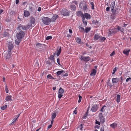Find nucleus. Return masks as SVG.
Segmentation results:
<instances>
[{"label": "nucleus", "instance_id": "nucleus-8", "mask_svg": "<svg viewBox=\"0 0 131 131\" xmlns=\"http://www.w3.org/2000/svg\"><path fill=\"white\" fill-rule=\"evenodd\" d=\"M117 32V30L116 28H114L109 30V31L108 32V34L111 35V34H115Z\"/></svg>", "mask_w": 131, "mask_h": 131}, {"label": "nucleus", "instance_id": "nucleus-36", "mask_svg": "<svg viewBox=\"0 0 131 131\" xmlns=\"http://www.w3.org/2000/svg\"><path fill=\"white\" fill-rule=\"evenodd\" d=\"M35 19L34 18H31L30 20L31 23L32 24H34L35 23Z\"/></svg>", "mask_w": 131, "mask_h": 131}, {"label": "nucleus", "instance_id": "nucleus-5", "mask_svg": "<svg viewBox=\"0 0 131 131\" xmlns=\"http://www.w3.org/2000/svg\"><path fill=\"white\" fill-rule=\"evenodd\" d=\"M61 13L64 16H68L69 15V12L66 9L64 8L61 11Z\"/></svg>", "mask_w": 131, "mask_h": 131}, {"label": "nucleus", "instance_id": "nucleus-41", "mask_svg": "<svg viewBox=\"0 0 131 131\" xmlns=\"http://www.w3.org/2000/svg\"><path fill=\"white\" fill-rule=\"evenodd\" d=\"M17 30H22V25H19L18 27L17 28Z\"/></svg>", "mask_w": 131, "mask_h": 131}, {"label": "nucleus", "instance_id": "nucleus-10", "mask_svg": "<svg viewBox=\"0 0 131 131\" xmlns=\"http://www.w3.org/2000/svg\"><path fill=\"white\" fill-rule=\"evenodd\" d=\"M83 16L84 17V18H85L87 19H90L91 17L90 15L87 13H85L82 16V17Z\"/></svg>", "mask_w": 131, "mask_h": 131}, {"label": "nucleus", "instance_id": "nucleus-48", "mask_svg": "<svg viewBox=\"0 0 131 131\" xmlns=\"http://www.w3.org/2000/svg\"><path fill=\"white\" fill-rule=\"evenodd\" d=\"M116 70H117L116 67L115 68H114V69L113 70V72L112 73V74H114L115 73V72L116 71Z\"/></svg>", "mask_w": 131, "mask_h": 131}, {"label": "nucleus", "instance_id": "nucleus-9", "mask_svg": "<svg viewBox=\"0 0 131 131\" xmlns=\"http://www.w3.org/2000/svg\"><path fill=\"white\" fill-rule=\"evenodd\" d=\"M98 107L97 105L95 104L92 107L91 110L92 112H95L97 110Z\"/></svg>", "mask_w": 131, "mask_h": 131}, {"label": "nucleus", "instance_id": "nucleus-53", "mask_svg": "<svg viewBox=\"0 0 131 131\" xmlns=\"http://www.w3.org/2000/svg\"><path fill=\"white\" fill-rule=\"evenodd\" d=\"M77 107L75 108V110L73 111V114H77Z\"/></svg>", "mask_w": 131, "mask_h": 131}, {"label": "nucleus", "instance_id": "nucleus-15", "mask_svg": "<svg viewBox=\"0 0 131 131\" xmlns=\"http://www.w3.org/2000/svg\"><path fill=\"white\" fill-rule=\"evenodd\" d=\"M88 4L86 3H85L84 4V5L83 7V9L84 11H85L87 10L88 9Z\"/></svg>", "mask_w": 131, "mask_h": 131}, {"label": "nucleus", "instance_id": "nucleus-51", "mask_svg": "<svg viewBox=\"0 0 131 131\" xmlns=\"http://www.w3.org/2000/svg\"><path fill=\"white\" fill-rule=\"evenodd\" d=\"M17 119V118H14V119H13L12 120V123L13 124L14 123H15L16 122Z\"/></svg>", "mask_w": 131, "mask_h": 131}, {"label": "nucleus", "instance_id": "nucleus-45", "mask_svg": "<svg viewBox=\"0 0 131 131\" xmlns=\"http://www.w3.org/2000/svg\"><path fill=\"white\" fill-rule=\"evenodd\" d=\"M5 89L6 92L7 93H8L9 92V90L7 86L6 85L5 86Z\"/></svg>", "mask_w": 131, "mask_h": 131}, {"label": "nucleus", "instance_id": "nucleus-38", "mask_svg": "<svg viewBox=\"0 0 131 131\" xmlns=\"http://www.w3.org/2000/svg\"><path fill=\"white\" fill-rule=\"evenodd\" d=\"M9 35V33L7 32H5L3 34V36L4 37H6V36H8Z\"/></svg>", "mask_w": 131, "mask_h": 131}, {"label": "nucleus", "instance_id": "nucleus-32", "mask_svg": "<svg viewBox=\"0 0 131 131\" xmlns=\"http://www.w3.org/2000/svg\"><path fill=\"white\" fill-rule=\"evenodd\" d=\"M47 77L49 79L53 80L55 79V78L52 77L51 74H49L47 76Z\"/></svg>", "mask_w": 131, "mask_h": 131}, {"label": "nucleus", "instance_id": "nucleus-30", "mask_svg": "<svg viewBox=\"0 0 131 131\" xmlns=\"http://www.w3.org/2000/svg\"><path fill=\"white\" fill-rule=\"evenodd\" d=\"M106 39V38L104 37L100 36L99 41L101 42H103Z\"/></svg>", "mask_w": 131, "mask_h": 131}, {"label": "nucleus", "instance_id": "nucleus-49", "mask_svg": "<svg viewBox=\"0 0 131 131\" xmlns=\"http://www.w3.org/2000/svg\"><path fill=\"white\" fill-rule=\"evenodd\" d=\"M52 38V37L51 36H48L46 38V39L47 40H49V39H51Z\"/></svg>", "mask_w": 131, "mask_h": 131}, {"label": "nucleus", "instance_id": "nucleus-20", "mask_svg": "<svg viewBox=\"0 0 131 131\" xmlns=\"http://www.w3.org/2000/svg\"><path fill=\"white\" fill-rule=\"evenodd\" d=\"M43 44H41L39 43H38L36 44V46L37 47L41 49L43 48Z\"/></svg>", "mask_w": 131, "mask_h": 131}, {"label": "nucleus", "instance_id": "nucleus-50", "mask_svg": "<svg viewBox=\"0 0 131 131\" xmlns=\"http://www.w3.org/2000/svg\"><path fill=\"white\" fill-rule=\"evenodd\" d=\"M99 118H101V117H103V116L102 113H100L99 115Z\"/></svg>", "mask_w": 131, "mask_h": 131}, {"label": "nucleus", "instance_id": "nucleus-55", "mask_svg": "<svg viewBox=\"0 0 131 131\" xmlns=\"http://www.w3.org/2000/svg\"><path fill=\"white\" fill-rule=\"evenodd\" d=\"M95 123L96 124H98L99 125H100V123L98 121H97V120H96V122H95Z\"/></svg>", "mask_w": 131, "mask_h": 131}, {"label": "nucleus", "instance_id": "nucleus-64", "mask_svg": "<svg viewBox=\"0 0 131 131\" xmlns=\"http://www.w3.org/2000/svg\"><path fill=\"white\" fill-rule=\"evenodd\" d=\"M69 33L72 34V30L71 29H69Z\"/></svg>", "mask_w": 131, "mask_h": 131}, {"label": "nucleus", "instance_id": "nucleus-39", "mask_svg": "<svg viewBox=\"0 0 131 131\" xmlns=\"http://www.w3.org/2000/svg\"><path fill=\"white\" fill-rule=\"evenodd\" d=\"M106 107L105 105H104L101 108V111L103 112H104L105 110V108Z\"/></svg>", "mask_w": 131, "mask_h": 131}, {"label": "nucleus", "instance_id": "nucleus-46", "mask_svg": "<svg viewBox=\"0 0 131 131\" xmlns=\"http://www.w3.org/2000/svg\"><path fill=\"white\" fill-rule=\"evenodd\" d=\"M78 128H80V129L81 130H83V125L82 124H81L78 127Z\"/></svg>", "mask_w": 131, "mask_h": 131}, {"label": "nucleus", "instance_id": "nucleus-61", "mask_svg": "<svg viewBox=\"0 0 131 131\" xmlns=\"http://www.w3.org/2000/svg\"><path fill=\"white\" fill-rule=\"evenodd\" d=\"M41 7H39L38 8L37 10L38 11L40 12L41 10Z\"/></svg>", "mask_w": 131, "mask_h": 131}, {"label": "nucleus", "instance_id": "nucleus-56", "mask_svg": "<svg viewBox=\"0 0 131 131\" xmlns=\"http://www.w3.org/2000/svg\"><path fill=\"white\" fill-rule=\"evenodd\" d=\"M29 10L31 12H32V11L34 10V8L32 7H30L29 8Z\"/></svg>", "mask_w": 131, "mask_h": 131}, {"label": "nucleus", "instance_id": "nucleus-35", "mask_svg": "<svg viewBox=\"0 0 131 131\" xmlns=\"http://www.w3.org/2000/svg\"><path fill=\"white\" fill-rule=\"evenodd\" d=\"M91 28L90 27H86L85 29V32L86 33H88L91 30Z\"/></svg>", "mask_w": 131, "mask_h": 131}, {"label": "nucleus", "instance_id": "nucleus-31", "mask_svg": "<svg viewBox=\"0 0 131 131\" xmlns=\"http://www.w3.org/2000/svg\"><path fill=\"white\" fill-rule=\"evenodd\" d=\"M64 90L61 87L59 89L58 91V94H63Z\"/></svg>", "mask_w": 131, "mask_h": 131}, {"label": "nucleus", "instance_id": "nucleus-24", "mask_svg": "<svg viewBox=\"0 0 131 131\" xmlns=\"http://www.w3.org/2000/svg\"><path fill=\"white\" fill-rule=\"evenodd\" d=\"M11 52H9L8 51V53L6 57V59H8L10 58L11 57Z\"/></svg>", "mask_w": 131, "mask_h": 131}, {"label": "nucleus", "instance_id": "nucleus-11", "mask_svg": "<svg viewBox=\"0 0 131 131\" xmlns=\"http://www.w3.org/2000/svg\"><path fill=\"white\" fill-rule=\"evenodd\" d=\"M24 15L25 17H27L30 15V13L28 11L25 10L24 11Z\"/></svg>", "mask_w": 131, "mask_h": 131}, {"label": "nucleus", "instance_id": "nucleus-60", "mask_svg": "<svg viewBox=\"0 0 131 131\" xmlns=\"http://www.w3.org/2000/svg\"><path fill=\"white\" fill-rule=\"evenodd\" d=\"M101 131H104V128L103 126L101 127Z\"/></svg>", "mask_w": 131, "mask_h": 131}, {"label": "nucleus", "instance_id": "nucleus-54", "mask_svg": "<svg viewBox=\"0 0 131 131\" xmlns=\"http://www.w3.org/2000/svg\"><path fill=\"white\" fill-rule=\"evenodd\" d=\"M106 10L107 12H109L110 10V7H107L106 8Z\"/></svg>", "mask_w": 131, "mask_h": 131}, {"label": "nucleus", "instance_id": "nucleus-43", "mask_svg": "<svg viewBox=\"0 0 131 131\" xmlns=\"http://www.w3.org/2000/svg\"><path fill=\"white\" fill-rule=\"evenodd\" d=\"M78 96H79V99L78 102L79 103H80L81 101L82 100V97L80 95H79Z\"/></svg>", "mask_w": 131, "mask_h": 131}, {"label": "nucleus", "instance_id": "nucleus-25", "mask_svg": "<svg viewBox=\"0 0 131 131\" xmlns=\"http://www.w3.org/2000/svg\"><path fill=\"white\" fill-rule=\"evenodd\" d=\"M115 5V2L114 1H113L111 3L110 5L111 9L114 8Z\"/></svg>", "mask_w": 131, "mask_h": 131}, {"label": "nucleus", "instance_id": "nucleus-3", "mask_svg": "<svg viewBox=\"0 0 131 131\" xmlns=\"http://www.w3.org/2000/svg\"><path fill=\"white\" fill-rule=\"evenodd\" d=\"M13 43L14 42L13 41L7 42L6 45L8 48V51L9 52H11L12 50L14 48Z\"/></svg>", "mask_w": 131, "mask_h": 131}, {"label": "nucleus", "instance_id": "nucleus-18", "mask_svg": "<svg viewBox=\"0 0 131 131\" xmlns=\"http://www.w3.org/2000/svg\"><path fill=\"white\" fill-rule=\"evenodd\" d=\"M101 36L98 35H97L95 34V35L94 39V40H97L100 39Z\"/></svg>", "mask_w": 131, "mask_h": 131}, {"label": "nucleus", "instance_id": "nucleus-44", "mask_svg": "<svg viewBox=\"0 0 131 131\" xmlns=\"http://www.w3.org/2000/svg\"><path fill=\"white\" fill-rule=\"evenodd\" d=\"M21 40H18H18H15V43L16 44L18 45L20 43V42L21 41Z\"/></svg>", "mask_w": 131, "mask_h": 131}, {"label": "nucleus", "instance_id": "nucleus-34", "mask_svg": "<svg viewBox=\"0 0 131 131\" xmlns=\"http://www.w3.org/2000/svg\"><path fill=\"white\" fill-rule=\"evenodd\" d=\"M7 105H5L4 106H2L1 107V108L2 110H4L7 108Z\"/></svg>", "mask_w": 131, "mask_h": 131}, {"label": "nucleus", "instance_id": "nucleus-42", "mask_svg": "<svg viewBox=\"0 0 131 131\" xmlns=\"http://www.w3.org/2000/svg\"><path fill=\"white\" fill-rule=\"evenodd\" d=\"M90 4L91 5V9H94V5L93 2H91L90 3Z\"/></svg>", "mask_w": 131, "mask_h": 131}, {"label": "nucleus", "instance_id": "nucleus-2", "mask_svg": "<svg viewBox=\"0 0 131 131\" xmlns=\"http://www.w3.org/2000/svg\"><path fill=\"white\" fill-rule=\"evenodd\" d=\"M25 35V32L21 30L17 33L16 35L17 38L18 40H21L23 38Z\"/></svg>", "mask_w": 131, "mask_h": 131}, {"label": "nucleus", "instance_id": "nucleus-22", "mask_svg": "<svg viewBox=\"0 0 131 131\" xmlns=\"http://www.w3.org/2000/svg\"><path fill=\"white\" fill-rule=\"evenodd\" d=\"M116 101L118 103L119 102L120 100V96L119 94H118L116 96Z\"/></svg>", "mask_w": 131, "mask_h": 131}, {"label": "nucleus", "instance_id": "nucleus-12", "mask_svg": "<svg viewBox=\"0 0 131 131\" xmlns=\"http://www.w3.org/2000/svg\"><path fill=\"white\" fill-rule=\"evenodd\" d=\"M127 50L126 49L124 50L123 51V53L126 55L128 56L130 51V50L129 49H127Z\"/></svg>", "mask_w": 131, "mask_h": 131}, {"label": "nucleus", "instance_id": "nucleus-40", "mask_svg": "<svg viewBox=\"0 0 131 131\" xmlns=\"http://www.w3.org/2000/svg\"><path fill=\"white\" fill-rule=\"evenodd\" d=\"M64 72V71L62 70L61 71H59L57 72H56V73L57 75H60L61 73L63 72Z\"/></svg>", "mask_w": 131, "mask_h": 131}, {"label": "nucleus", "instance_id": "nucleus-13", "mask_svg": "<svg viewBox=\"0 0 131 131\" xmlns=\"http://www.w3.org/2000/svg\"><path fill=\"white\" fill-rule=\"evenodd\" d=\"M30 26V24L26 26H23L22 25V30H26L28 29Z\"/></svg>", "mask_w": 131, "mask_h": 131}, {"label": "nucleus", "instance_id": "nucleus-1", "mask_svg": "<svg viewBox=\"0 0 131 131\" xmlns=\"http://www.w3.org/2000/svg\"><path fill=\"white\" fill-rule=\"evenodd\" d=\"M61 51V47L59 49H57L56 51L54 53L53 55L51 56L49 58V59L50 60L52 61H54V56L56 55H57L58 56L60 54Z\"/></svg>", "mask_w": 131, "mask_h": 131}, {"label": "nucleus", "instance_id": "nucleus-21", "mask_svg": "<svg viewBox=\"0 0 131 131\" xmlns=\"http://www.w3.org/2000/svg\"><path fill=\"white\" fill-rule=\"evenodd\" d=\"M82 21L83 22L84 25L85 26L87 25L88 23L87 21H85V18H84V16H83V17H82Z\"/></svg>", "mask_w": 131, "mask_h": 131}, {"label": "nucleus", "instance_id": "nucleus-62", "mask_svg": "<svg viewBox=\"0 0 131 131\" xmlns=\"http://www.w3.org/2000/svg\"><path fill=\"white\" fill-rule=\"evenodd\" d=\"M68 76V73H66L64 74V75H62L63 77L66 76L67 77Z\"/></svg>", "mask_w": 131, "mask_h": 131}, {"label": "nucleus", "instance_id": "nucleus-26", "mask_svg": "<svg viewBox=\"0 0 131 131\" xmlns=\"http://www.w3.org/2000/svg\"><path fill=\"white\" fill-rule=\"evenodd\" d=\"M76 42L77 43L79 44H82V42L81 41V39L79 37H78L77 39Z\"/></svg>", "mask_w": 131, "mask_h": 131}, {"label": "nucleus", "instance_id": "nucleus-52", "mask_svg": "<svg viewBox=\"0 0 131 131\" xmlns=\"http://www.w3.org/2000/svg\"><path fill=\"white\" fill-rule=\"evenodd\" d=\"M131 80V78L130 77H129L126 80V82H128L129 81Z\"/></svg>", "mask_w": 131, "mask_h": 131}, {"label": "nucleus", "instance_id": "nucleus-4", "mask_svg": "<svg viewBox=\"0 0 131 131\" xmlns=\"http://www.w3.org/2000/svg\"><path fill=\"white\" fill-rule=\"evenodd\" d=\"M43 23L45 25H48L51 22V19L47 17H43L42 18Z\"/></svg>", "mask_w": 131, "mask_h": 131}, {"label": "nucleus", "instance_id": "nucleus-6", "mask_svg": "<svg viewBox=\"0 0 131 131\" xmlns=\"http://www.w3.org/2000/svg\"><path fill=\"white\" fill-rule=\"evenodd\" d=\"M49 14L48 15H52V17L51 19V21H54L58 18V16L57 15L53 14L51 12H48Z\"/></svg>", "mask_w": 131, "mask_h": 131}, {"label": "nucleus", "instance_id": "nucleus-57", "mask_svg": "<svg viewBox=\"0 0 131 131\" xmlns=\"http://www.w3.org/2000/svg\"><path fill=\"white\" fill-rule=\"evenodd\" d=\"M57 62L58 64L59 65H60V59L59 58H58L57 60Z\"/></svg>", "mask_w": 131, "mask_h": 131}, {"label": "nucleus", "instance_id": "nucleus-59", "mask_svg": "<svg viewBox=\"0 0 131 131\" xmlns=\"http://www.w3.org/2000/svg\"><path fill=\"white\" fill-rule=\"evenodd\" d=\"M115 54V52L114 51H113V52L112 53H111L110 54V56H112L113 55H114Z\"/></svg>", "mask_w": 131, "mask_h": 131}, {"label": "nucleus", "instance_id": "nucleus-23", "mask_svg": "<svg viewBox=\"0 0 131 131\" xmlns=\"http://www.w3.org/2000/svg\"><path fill=\"white\" fill-rule=\"evenodd\" d=\"M117 124L116 123H114L111 124L110 126L111 127L114 128L117 127Z\"/></svg>", "mask_w": 131, "mask_h": 131}, {"label": "nucleus", "instance_id": "nucleus-27", "mask_svg": "<svg viewBox=\"0 0 131 131\" xmlns=\"http://www.w3.org/2000/svg\"><path fill=\"white\" fill-rule=\"evenodd\" d=\"M56 112H54L52 114L51 118L52 119H54L56 117Z\"/></svg>", "mask_w": 131, "mask_h": 131}, {"label": "nucleus", "instance_id": "nucleus-7", "mask_svg": "<svg viewBox=\"0 0 131 131\" xmlns=\"http://www.w3.org/2000/svg\"><path fill=\"white\" fill-rule=\"evenodd\" d=\"M80 59L85 62L88 61L90 59V57L89 56L85 57L82 56H81Z\"/></svg>", "mask_w": 131, "mask_h": 131}, {"label": "nucleus", "instance_id": "nucleus-19", "mask_svg": "<svg viewBox=\"0 0 131 131\" xmlns=\"http://www.w3.org/2000/svg\"><path fill=\"white\" fill-rule=\"evenodd\" d=\"M112 82L113 83H117L118 81V79L117 78H112Z\"/></svg>", "mask_w": 131, "mask_h": 131}, {"label": "nucleus", "instance_id": "nucleus-47", "mask_svg": "<svg viewBox=\"0 0 131 131\" xmlns=\"http://www.w3.org/2000/svg\"><path fill=\"white\" fill-rule=\"evenodd\" d=\"M62 94H58V97L59 99H60L63 96Z\"/></svg>", "mask_w": 131, "mask_h": 131}, {"label": "nucleus", "instance_id": "nucleus-29", "mask_svg": "<svg viewBox=\"0 0 131 131\" xmlns=\"http://www.w3.org/2000/svg\"><path fill=\"white\" fill-rule=\"evenodd\" d=\"M100 121L102 123H103L105 121V119L104 117L99 118Z\"/></svg>", "mask_w": 131, "mask_h": 131}, {"label": "nucleus", "instance_id": "nucleus-37", "mask_svg": "<svg viewBox=\"0 0 131 131\" xmlns=\"http://www.w3.org/2000/svg\"><path fill=\"white\" fill-rule=\"evenodd\" d=\"M111 10L113 14L114 15H115L116 12V10L114 8L111 9Z\"/></svg>", "mask_w": 131, "mask_h": 131}, {"label": "nucleus", "instance_id": "nucleus-14", "mask_svg": "<svg viewBox=\"0 0 131 131\" xmlns=\"http://www.w3.org/2000/svg\"><path fill=\"white\" fill-rule=\"evenodd\" d=\"M77 15L78 17L81 16V17L83 15V13L81 11H77L76 12Z\"/></svg>", "mask_w": 131, "mask_h": 131}, {"label": "nucleus", "instance_id": "nucleus-28", "mask_svg": "<svg viewBox=\"0 0 131 131\" xmlns=\"http://www.w3.org/2000/svg\"><path fill=\"white\" fill-rule=\"evenodd\" d=\"M79 29L80 31L81 32H83L84 33L85 32V30L84 28L82 27L79 26Z\"/></svg>", "mask_w": 131, "mask_h": 131}, {"label": "nucleus", "instance_id": "nucleus-16", "mask_svg": "<svg viewBox=\"0 0 131 131\" xmlns=\"http://www.w3.org/2000/svg\"><path fill=\"white\" fill-rule=\"evenodd\" d=\"M12 96L11 95H8L6 96L5 98V100L7 101H12Z\"/></svg>", "mask_w": 131, "mask_h": 131}, {"label": "nucleus", "instance_id": "nucleus-58", "mask_svg": "<svg viewBox=\"0 0 131 131\" xmlns=\"http://www.w3.org/2000/svg\"><path fill=\"white\" fill-rule=\"evenodd\" d=\"M52 125L50 124V125H48L47 127V128L48 129H49L52 126Z\"/></svg>", "mask_w": 131, "mask_h": 131}, {"label": "nucleus", "instance_id": "nucleus-33", "mask_svg": "<svg viewBox=\"0 0 131 131\" xmlns=\"http://www.w3.org/2000/svg\"><path fill=\"white\" fill-rule=\"evenodd\" d=\"M71 9L72 10L75 11L76 9V7L75 5H73L70 7Z\"/></svg>", "mask_w": 131, "mask_h": 131}, {"label": "nucleus", "instance_id": "nucleus-63", "mask_svg": "<svg viewBox=\"0 0 131 131\" xmlns=\"http://www.w3.org/2000/svg\"><path fill=\"white\" fill-rule=\"evenodd\" d=\"M116 29L117 30L118 29L119 30H120L121 29V27L119 26H118L117 27V28Z\"/></svg>", "mask_w": 131, "mask_h": 131}, {"label": "nucleus", "instance_id": "nucleus-17", "mask_svg": "<svg viewBox=\"0 0 131 131\" xmlns=\"http://www.w3.org/2000/svg\"><path fill=\"white\" fill-rule=\"evenodd\" d=\"M96 73V70L95 69H93L90 75L91 76H94L95 75Z\"/></svg>", "mask_w": 131, "mask_h": 131}]
</instances>
